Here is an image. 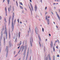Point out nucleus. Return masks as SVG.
<instances>
[{
	"label": "nucleus",
	"instance_id": "f257e3e1",
	"mask_svg": "<svg viewBox=\"0 0 60 60\" xmlns=\"http://www.w3.org/2000/svg\"><path fill=\"white\" fill-rule=\"evenodd\" d=\"M5 34H6V38H7V31H6V25L5 26Z\"/></svg>",
	"mask_w": 60,
	"mask_h": 60
},
{
	"label": "nucleus",
	"instance_id": "f03ea898",
	"mask_svg": "<svg viewBox=\"0 0 60 60\" xmlns=\"http://www.w3.org/2000/svg\"><path fill=\"white\" fill-rule=\"evenodd\" d=\"M33 38H32V37H31L30 38V43L31 46V47L32 46V42H33Z\"/></svg>",
	"mask_w": 60,
	"mask_h": 60
},
{
	"label": "nucleus",
	"instance_id": "7ed1b4c3",
	"mask_svg": "<svg viewBox=\"0 0 60 60\" xmlns=\"http://www.w3.org/2000/svg\"><path fill=\"white\" fill-rule=\"evenodd\" d=\"M35 11H36L37 10V5H35Z\"/></svg>",
	"mask_w": 60,
	"mask_h": 60
},
{
	"label": "nucleus",
	"instance_id": "20e7f679",
	"mask_svg": "<svg viewBox=\"0 0 60 60\" xmlns=\"http://www.w3.org/2000/svg\"><path fill=\"white\" fill-rule=\"evenodd\" d=\"M5 51H7V53H8V47L7 46L6 47V49L5 50Z\"/></svg>",
	"mask_w": 60,
	"mask_h": 60
},
{
	"label": "nucleus",
	"instance_id": "39448f33",
	"mask_svg": "<svg viewBox=\"0 0 60 60\" xmlns=\"http://www.w3.org/2000/svg\"><path fill=\"white\" fill-rule=\"evenodd\" d=\"M12 31H13V29H14V26L13 25V22L12 23Z\"/></svg>",
	"mask_w": 60,
	"mask_h": 60
},
{
	"label": "nucleus",
	"instance_id": "423d86ee",
	"mask_svg": "<svg viewBox=\"0 0 60 60\" xmlns=\"http://www.w3.org/2000/svg\"><path fill=\"white\" fill-rule=\"evenodd\" d=\"M56 13L57 15V17L60 20V17H59V15H58V14H57V12H56Z\"/></svg>",
	"mask_w": 60,
	"mask_h": 60
},
{
	"label": "nucleus",
	"instance_id": "0eeeda50",
	"mask_svg": "<svg viewBox=\"0 0 60 60\" xmlns=\"http://www.w3.org/2000/svg\"><path fill=\"white\" fill-rule=\"evenodd\" d=\"M30 6L32 10L33 11H34V8H33V6L32 4H30Z\"/></svg>",
	"mask_w": 60,
	"mask_h": 60
},
{
	"label": "nucleus",
	"instance_id": "6e6552de",
	"mask_svg": "<svg viewBox=\"0 0 60 60\" xmlns=\"http://www.w3.org/2000/svg\"><path fill=\"white\" fill-rule=\"evenodd\" d=\"M23 45H22V51H23V50H24V49H25V48H24V47H25V46H23Z\"/></svg>",
	"mask_w": 60,
	"mask_h": 60
},
{
	"label": "nucleus",
	"instance_id": "1a4fd4ad",
	"mask_svg": "<svg viewBox=\"0 0 60 60\" xmlns=\"http://www.w3.org/2000/svg\"><path fill=\"white\" fill-rule=\"evenodd\" d=\"M9 46L10 47H11V43L10 41L9 42Z\"/></svg>",
	"mask_w": 60,
	"mask_h": 60
},
{
	"label": "nucleus",
	"instance_id": "9d476101",
	"mask_svg": "<svg viewBox=\"0 0 60 60\" xmlns=\"http://www.w3.org/2000/svg\"><path fill=\"white\" fill-rule=\"evenodd\" d=\"M11 6H10V8L9 7L8 8V11L9 12H10V10H11Z\"/></svg>",
	"mask_w": 60,
	"mask_h": 60
},
{
	"label": "nucleus",
	"instance_id": "9b49d317",
	"mask_svg": "<svg viewBox=\"0 0 60 60\" xmlns=\"http://www.w3.org/2000/svg\"><path fill=\"white\" fill-rule=\"evenodd\" d=\"M5 10L6 11V16H7V10L6 9V8L5 7Z\"/></svg>",
	"mask_w": 60,
	"mask_h": 60
},
{
	"label": "nucleus",
	"instance_id": "f8f14e48",
	"mask_svg": "<svg viewBox=\"0 0 60 60\" xmlns=\"http://www.w3.org/2000/svg\"><path fill=\"white\" fill-rule=\"evenodd\" d=\"M47 24L48 25H49V19H47Z\"/></svg>",
	"mask_w": 60,
	"mask_h": 60
},
{
	"label": "nucleus",
	"instance_id": "ddd939ff",
	"mask_svg": "<svg viewBox=\"0 0 60 60\" xmlns=\"http://www.w3.org/2000/svg\"><path fill=\"white\" fill-rule=\"evenodd\" d=\"M51 44H50L51 47H52V46L53 45V42H52V41H51Z\"/></svg>",
	"mask_w": 60,
	"mask_h": 60
},
{
	"label": "nucleus",
	"instance_id": "4468645a",
	"mask_svg": "<svg viewBox=\"0 0 60 60\" xmlns=\"http://www.w3.org/2000/svg\"><path fill=\"white\" fill-rule=\"evenodd\" d=\"M48 56H49V58L50 60H51V59L50 58V54H49L48 55Z\"/></svg>",
	"mask_w": 60,
	"mask_h": 60
},
{
	"label": "nucleus",
	"instance_id": "2eb2a0df",
	"mask_svg": "<svg viewBox=\"0 0 60 60\" xmlns=\"http://www.w3.org/2000/svg\"><path fill=\"white\" fill-rule=\"evenodd\" d=\"M4 26H3V28L2 29V31H3L4 30Z\"/></svg>",
	"mask_w": 60,
	"mask_h": 60
},
{
	"label": "nucleus",
	"instance_id": "dca6fc26",
	"mask_svg": "<svg viewBox=\"0 0 60 60\" xmlns=\"http://www.w3.org/2000/svg\"><path fill=\"white\" fill-rule=\"evenodd\" d=\"M22 43V41H21L19 44V46H20V45Z\"/></svg>",
	"mask_w": 60,
	"mask_h": 60
},
{
	"label": "nucleus",
	"instance_id": "f3484780",
	"mask_svg": "<svg viewBox=\"0 0 60 60\" xmlns=\"http://www.w3.org/2000/svg\"><path fill=\"white\" fill-rule=\"evenodd\" d=\"M26 52L24 51L23 55H24V56H25V55H26Z\"/></svg>",
	"mask_w": 60,
	"mask_h": 60
},
{
	"label": "nucleus",
	"instance_id": "a211bd4d",
	"mask_svg": "<svg viewBox=\"0 0 60 60\" xmlns=\"http://www.w3.org/2000/svg\"><path fill=\"white\" fill-rule=\"evenodd\" d=\"M35 31H36V34H37V33H36V31H37V28H35Z\"/></svg>",
	"mask_w": 60,
	"mask_h": 60
},
{
	"label": "nucleus",
	"instance_id": "6ab92c4d",
	"mask_svg": "<svg viewBox=\"0 0 60 60\" xmlns=\"http://www.w3.org/2000/svg\"><path fill=\"white\" fill-rule=\"evenodd\" d=\"M3 31H1V39L2 40V36L3 35Z\"/></svg>",
	"mask_w": 60,
	"mask_h": 60
},
{
	"label": "nucleus",
	"instance_id": "aec40b11",
	"mask_svg": "<svg viewBox=\"0 0 60 60\" xmlns=\"http://www.w3.org/2000/svg\"><path fill=\"white\" fill-rule=\"evenodd\" d=\"M9 38L10 39H11V36L10 35V31L9 32Z\"/></svg>",
	"mask_w": 60,
	"mask_h": 60
},
{
	"label": "nucleus",
	"instance_id": "412c9836",
	"mask_svg": "<svg viewBox=\"0 0 60 60\" xmlns=\"http://www.w3.org/2000/svg\"><path fill=\"white\" fill-rule=\"evenodd\" d=\"M12 17L13 18H14V13H13V15H12Z\"/></svg>",
	"mask_w": 60,
	"mask_h": 60
},
{
	"label": "nucleus",
	"instance_id": "4be33fe9",
	"mask_svg": "<svg viewBox=\"0 0 60 60\" xmlns=\"http://www.w3.org/2000/svg\"><path fill=\"white\" fill-rule=\"evenodd\" d=\"M38 37L40 41H41V38H40V37L39 36H38Z\"/></svg>",
	"mask_w": 60,
	"mask_h": 60
},
{
	"label": "nucleus",
	"instance_id": "5701e85b",
	"mask_svg": "<svg viewBox=\"0 0 60 60\" xmlns=\"http://www.w3.org/2000/svg\"><path fill=\"white\" fill-rule=\"evenodd\" d=\"M29 8L31 11V13H32V10L31 9V8H30V7H29Z\"/></svg>",
	"mask_w": 60,
	"mask_h": 60
},
{
	"label": "nucleus",
	"instance_id": "b1692460",
	"mask_svg": "<svg viewBox=\"0 0 60 60\" xmlns=\"http://www.w3.org/2000/svg\"><path fill=\"white\" fill-rule=\"evenodd\" d=\"M27 49H26V47L24 49V51L26 52V50Z\"/></svg>",
	"mask_w": 60,
	"mask_h": 60
},
{
	"label": "nucleus",
	"instance_id": "393cba45",
	"mask_svg": "<svg viewBox=\"0 0 60 60\" xmlns=\"http://www.w3.org/2000/svg\"><path fill=\"white\" fill-rule=\"evenodd\" d=\"M19 7L20 8H21V9H23V8L22 7V6H19Z\"/></svg>",
	"mask_w": 60,
	"mask_h": 60
},
{
	"label": "nucleus",
	"instance_id": "a878e982",
	"mask_svg": "<svg viewBox=\"0 0 60 60\" xmlns=\"http://www.w3.org/2000/svg\"><path fill=\"white\" fill-rule=\"evenodd\" d=\"M8 2V4H9V2H10V0H7Z\"/></svg>",
	"mask_w": 60,
	"mask_h": 60
},
{
	"label": "nucleus",
	"instance_id": "bb28decb",
	"mask_svg": "<svg viewBox=\"0 0 60 60\" xmlns=\"http://www.w3.org/2000/svg\"><path fill=\"white\" fill-rule=\"evenodd\" d=\"M11 17H10L9 18V21H10V19H11Z\"/></svg>",
	"mask_w": 60,
	"mask_h": 60
},
{
	"label": "nucleus",
	"instance_id": "cd10ccee",
	"mask_svg": "<svg viewBox=\"0 0 60 60\" xmlns=\"http://www.w3.org/2000/svg\"><path fill=\"white\" fill-rule=\"evenodd\" d=\"M17 41V38H16L15 40V41Z\"/></svg>",
	"mask_w": 60,
	"mask_h": 60
},
{
	"label": "nucleus",
	"instance_id": "c85d7f7f",
	"mask_svg": "<svg viewBox=\"0 0 60 60\" xmlns=\"http://www.w3.org/2000/svg\"><path fill=\"white\" fill-rule=\"evenodd\" d=\"M2 19V17H1V16H0V19Z\"/></svg>",
	"mask_w": 60,
	"mask_h": 60
},
{
	"label": "nucleus",
	"instance_id": "c756f323",
	"mask_svg": "<svg viewBox=\"0 0 60 60\" xmlns=\"http://www.w3.org/2000/svg\"><path fill=\"white\" fill-rule=\"evenodd\" d=\"M16 3L17 4V6H18V2H17V1H16Z\"/></svg>",
	"mask_w": 60,
	"mask_h": 60
},
{
	"label": "nucleus",
	"instance_id": "7c9ffc66",
	"mask_svg": "<svg viewBox=\"0 0 60 60\" xmlns=\"http://www.w3.org/2000/svg\"><path fill=\"white\" fill-rule=\"evenodd\" d=\"M42 30L43 32H44V28H42Z\"/></svg>",
	"mask_w": 60,
	"mask_h": 60
},
{
	"label": "nucleus",
	"instance_id": "2f4dec72",
	"mask_svg": "<svg viewBox=\"0 0 60 60\" xmlns=\"http://www.w3.org/2000/svg\"><path fill=\"white\" fill-rule=\"evenodd\" d=\"M46 19H48V16H46Z\"/></svg>",
	"mask_w": 60,
	"mask_h": 60
},
{
	"label": "nucleus",
	"instance_id": "473e14b6",
	"mask_svg": "<svg viewBox=\"0 0 60 60\" xmlns=\"http://www.w3.org/2000/svg\"><path fill=\"white\" fill-rule=\"evenodd\" d=\"M1 46V38H0V46Z\"/></svg>",
	"mask_w": 60,
	"mask_h": 60
},
{
	"label": "nucleus",
	"instance_id": "72a5a7b5",
	"mask_svg": "<svg viewBox=\"0 0 60 60\" xmlns=\"http://www.w3.org/2000/svg\"><path fill=\"white\" fill-rule=\"evenodd\" d=\"M20 4H21V5H23V4H22V2H20Z\"/></svg>",
	"mask_w": 60,
	"mask_h": 60
},
{
	"label": "nucleus",
	"instance_id": "f704fd0d",
	"mask_svg": "<svg viewBox=\"0 0 60 60\" xmlns=\"http://www.w3.org/2000/svg\"><path fill=\"white\" fill-rule=\"evenodd\" d=\"M39 44L40 46V47H41V43H40V42H39Z\"/></svg>",
	"mask_w": 60,
	"mask_h": 60
},
{
	"label": "nucleus",
	"instance_id": "c9c22d12",
	"mask_svg": "<svg viewBox=\"0 0 60 60\" xmlns=\"http://www.w3.org/2000/svg\"><path fill=\"white\" fill-rule=\"evenodd\" d=\"M55 56H53V59H55Z\"/></svg>",
	"mask_w": 60,
	"mask_h": 60
},
{
	"label": "nucleus",
	"instance_id": "e433bc0d",
	"mask_svg": "<svg viewBox=\"0 0 60 60\" xmlns=\"http://www.w3.org/2000/svg\"><path fill=\"white\" fill-rule=\"evenodd\" d=\"M57 57H59V54H58L57 55Z\"/></svg>",
	"mask_w": 60,
	"mask_h": 60
},
{
	"label": "nucleus",
	"instance_id": "4c0bfd02",
	"mask_svg": "<svg viewBox=\"0 0 60 60\" xmlns=\"http://www.w3.org/2000/svg\"><path fill=\"white\" fill-rule=\"evenodd\" d=\"M17 21H18V23H19V19H18Z\"/></svg>",
	"mask_w": 60,
	"mask_h": 60
},
{
	"label": "nucleus",
	"instance_id": "58836bf2",
	"mask_svg": "<svg viewBox=\"0 0 60 60\" xmlns=\"http://www.w3.org/2000/svg\"><path fill=\"white\" fill-rule=\"evenodd\" d=\"M19 38L20 37V32H19Z\"/></svg>",
	"mask_w": 60,
	"mask_h": 60
},
{
	"label": "nucleus",
	"instance_id": "ea45409f",
	"mask_svg": "<svg viewBox=\"0 0 60 60\" xmlns=\"http://www.w3.org/2000/svg\"><path fill=\"white\" fill-rule=\"evenodd\" d=\"M49 36H51V34H49Z\"/></svg>",
	"mask_w": 60,
	"mask_h": 60
},
{
	"label": "nucleus",
	"instance_id": "a19ab883",
	"mask_svg": "<svg viewBox=\"0 0 60 60\" xmlns=\"http://www.w3.org/2000/svg\"><path fill=\"white\" fill-rule=\"evenodd\" d=\"M48 58L46 57V60H48Z\"/></svg>",
	"mask_w": 60,
	"mask_h": 60
},
{
	"label": "nucleus",
	"instance_id": "79ce46f5",
	"mask_svg": "<svg viewBox=\"0 0 60 60\" xmlns=\"http://www.w3.org/2000/svg\"><path fill=\"white\" fill-rule=\"evenodd\" d=\"M56 48H57V49H58V46H56Z\"/></svg>",
	"mask_w": 60,
	"mask_h": 60
},
{
	"label": "nucleus",
	"instance_id": "37998d69",
	"mask_svg": "<svg viewBox=\"0 0 60 60\" xmlns=\"http://www.w3.org/2000/svg\"><path fill=\"white\" fill-rule=\"evenodd\" d=\"M5 42V40H4V43Z\"/></svg>",
	"mask_w": 60,
	"mask_h": 60
},
{
	"label": "nucleus",
	"instance_id": "c03bdc74",
	"mask_svg": "<svg viewBox=\"0 0 60 60\" xmlns=\"http://www.w3.org/2000/svg\"><path fill=\"white\" fill-rule=\"evenodd\" d=\"M5 1V0H3V3H4V2Z\"/></svg>",
	"mask_w": 60,
	"mask_h": 60
},
{
	"label": "nucleus",
	"instance_id": "a18cd8bd",
	"mask_svg": "<svg viewBox=\"0 0 60 60\" xmlns=\"http://www.w3.org/2000/svg\"><path fill=\"white\" fill-rule=\"evenodd\" d=\"M57 41L58 42H59V40H58L57 39Z\"/></svg>",
	"mask_w": 60,
	"mask_h": 60
},
{
	"label": "nucleus",
	"instance_id": "49530a36",
	"mask_svg": "<svg viewBox=\"0 0 60 60\" xmlns=\"http://www.w3.org/2000/svg\"><path fill=\"white\" fill-rule=\"evenodd\" d=\"M57 42V41H56V40L55 41V42Z\"/></svg>",
	"mask_w": 60,
	"mask_h": 60
},
{
	"label": "nucleus",
	"instance_id": "de8ad7c7",
	"mask_svg": "<svg viewBox=\"0 0 60 60\" xmlns=\"http://www.w3.org/2000/svg\"><path fill=\"white\" fill-rule=\"evenodd\" d=\"M19 47H20V46H19V47H18V49H19Z\"/></svg>",
	"mask_w": 60,
	"mask_h": 60
},
{
	"label": "nucleus",
	"instance_id": "09e8293b",
	"mask_svg": "<svg viewBox=\"0 0 60 60\" xmlns=\"http://www.w3.org/2000/svg\"><path fill=\"white\" fill-rule=\"evenodd\" d=\"M30 2H32V0H30Z\"/></svg>",
	"mask_w": 60,
	"mask_h": 60
},
{
	"label": "nucleus",
	"instance_id": "8fccbe9b",
	"mask_svg": "<svg viewBox=\"0 0 60 60\" xmlns=\"http://www.w3.org/2000/svg\"><path fill=\"white\" fill-rule=\"evenodd\" d=\"M4 19L5 21H6V19H5V18H4Z\"/></svg>",
	"mask_w": 60,
	"mask_h": 60
},
{
	"label": "nucleus",
	"instance_id": "3c124183",
	"mask_svg": "<svg viewBox=\"0 0 60 60\" xmlns=\"http://www.w3.org/2000/svg\"><path fill=\"white\" fill-rule=\"evenodd\" d=\"M21 59V58H20L18 60H20Z\"/></svg>",
	"mask_w": 60,
	"mask_h": 60
},
{
	"label": "nucleus",
	"instance_id": "603ef678",
	"mask_svg": "<svg viewBox=\"0 0 60 60\" xmlns=\"http://www.w3.org/2000/svg\"><path fill=\"white\" fill-rule=\"evenodd\" d=\"M4 40H5V38L4 37Z\"/></svg>",
	"mask_w": 60,
	"mask_h": 60
},
{
	"label": "nucleus",
	"instance_id": "864d4df0",
	"mask_svg": "<svg viewBox=\"0 0 60 60\" xmlns=\"http://www.w3.org/2000/svg\"><path fill=\"white\" fill-rule=\"evenodd\" d=\"M55 49H53V51H54V52H55Z\"/></svg>",
	"mask_w": 60,
	"mask_h": 60
},
{
	"label": "nucleus",
	"instance_id": "5fc2aeb1",
	"mask_svg": "<svg viewBox=\"0 0 60 60\" xmlns=\"http://www.w3.org/2000/svg\"><path fill=\"white\" fill-rule=\"evenodd\" d=\"M20 24H22V22H21V21H20Z\"/></svg>",
	"mask_w": 60,
	"mask_h": 60
},
{
	"label": "nucleus",
	"instance_id": "6e6d98bb",
	"mask_svg": "<svg viewBox=\"0 0 60 60\" xmlns=\"http://www.w3.org/2000/svg\"><path fill=\"white\" fill-rule=\"evenodd\" d=\"M16 21V19H15V22Z\"/></svg>",
	"mask_w": 60,
	"mask_h": 60
},
{
	"label": "nucleus",
	"instance_id": "4d7b16f0",
	"mask_svg": "<svg viewBox=\"0 0 60 60\" xmlns=\"http://www.w3.org/2000/svg\"><path fill=\"white\" fill-rule=\"evenodd\" d=\"M56 26V27H57V28H58V27H57V26Z\"/></svg>",
	"mask_w": 60,
	"mask_h": 60
},
{
	"label": "nucleus",
	"instance_id": "13d9d810",
	"mask_svg": "<svg viewBox=\"0 0 60 60\" xmlns=\"http://www.w3.org/2000/svg\"><path fill=\"white\" fill-rule=\"evenodd\" d=\"M47 7H46L45 8V9H47Z\"/></svg>",
	"mask_w": 60,
	"mask_h": 60
},
{
	"label": "nucleus",
	"instance_id": "bf43d9fd",
	"mask_svg": "<svg viewBox=\"0 0 60 60\" xmlns=\"http://www.w3.org/2000/svg\"><path fill=\"white\" fill-rule=\"evenodd\" d=\"M20 51L21 50H20V51H19V52H20Z\"/></svg>",
	"mask_w": 60,
	"mask_h": 60
},
{
	"label": "nucleus",
	"instance_id": "052dcab7",
	"mask_svg": "<svg viewBox=\"0 0 60 60\" xmlns=\"http://www.w3.org/2000/svg\"><path fill=\"white\" fill-rule=\"evenodd\" d=\"M53 49H55V48L54 47V48H53Z\"/></svg>",
	"mask_w": 60,
	"mask_h": 60
},
{
	"label": "nucleus",
	"instance_id": "680f3d73",
	"mask_svg": "<svg viewBox=\"0 0 60 60\" xmlns=\"http://www.w3.org/2000/svg\"><path fill=\"white\" fill-rule=\"evenodd\" d=\"M41 3H42V0H41Z\"/></svg>",
	"mask_w": 60,
	"mask_h": 60
},
{
	"label": "nucleus",
	"instance_id": "e2e57ef3",
	"mask_svg": "<svg viewBox=\"0 0 60 60\" xmlns=\"http://www.w3.org/2000/svg\"><path fill=\"white\" fill-rule=\"evenodd\" d=\"M46 41H47V39H46Z\"/></svg>",
	"mask_w": 60,
	"mask_h": 60
},
{
	"label": "nucleus",
	"instance_id": "0e129e2a",
	"mask_svg": "<svg viewBox=\"0 0 60 60\" xmlns=\"http://www.w3.org/2000/svg\"><path fill=\"white\" fill-rule=\"evenodd\" d=\"M47 12H46L45 14H47Z\"/></svg>",
	"mask_w": 60,
	"mask_h": 60
},
{
	"label": "nucleus",
	"instance_id": "69168bd1",
	"mask_svg": "<svg viewBox=\"0 0 60 60\" xmlns=\"http://www.w3.org/2000/svg\"><path fill=\"white\" fill-rule=\"evenodd\" d=\"M54 9H56V7H54Z\"/></svg>",
	"mask_w": 60,
	"mask_h": 60
},
{
	"label": "nucleus",
	"instance_id": "338daca9",
	"mask_svg": "<svg viewBox=\"0 0 60 60\" xmlns=\"http://www.w3.org/2000/svg\"><path fill=\"white\" fill-rule=\"evenodd\" d=\"M52 12V14H53V12Z\"/></svg>",
	"mask_w": 60,
	"mask_h": 60
},
{
	"label": "nucleus",
	"instance_id": "774afa93",
	"mask_svg": "<svg viewBox=\"0 0 60 60\" xmlns=\"http://www.w3.org/2000/svg\"><path fill=\"white\" fill-rule=\"evenodd\" d=\"M49 16L48 17V18H49Z\"/></svg>",
	"mask_w": 60,
	"mask_h": 60
}]
</instances>
